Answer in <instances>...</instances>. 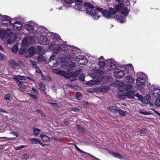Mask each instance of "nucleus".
<instances>
[{"label": "nucleus", "mask_w": 160, "mask_h": 160, "mask_svg": "<svg viewBox=\"0 0 160 160\" xmlns=\"http://www.w3.org/2000/svg\"><path fill=\"white\" fill-rule=\"evenodd\" d=\"M60 69H54L52 70V72L58 74Z\"/></svg>", "instance_id": "nucleus-55"}, {"label": "nucleus", "mask_w": 160, "mask_h": 160, "mask_svg": "<svg viewBox=\"0 0 160 160\" xmlns=\"http://www.w3.org/2000/svg\"><path fill=\"white\" fill-rule=\"evenodd\" d=\"M10 62L12 68L15 69H18L20 68V66L18 63H17L13 60H10Z\"/></svg>", "instance_id": "nucleus-13"}, {"label": "nucleus", "mask_w": 160, "mask_h": 160, "mask_svg": "<svg viewBox=\"0 0 160 160\" xmlns=\"http://www.w3.org/2000/svg\"><path fill=\"white\" fill-rule=\"evenodd\" d=\"M36 51V48L33 47H31L28 50V53L29 55L28 56H26L27 57H32L35 53Z\"/></svg>", "instance_id": "nucleus-12"}, {"label": "nucleus", "mask_w": 160, "mask_h": 160, "mask_svg": "<svg viewBox=\"0 0 160 160\" xmlns=\"http://www.w3.org/2000/svg\"><path fill=\"white\" fill-rule=\"evenodd\" d=\"M122 14H123L124 16H126L128 15V11L127 8H124L122 11L121 12Z\"/></svg>", "instance_id": "nucleus-34"}, {"label": "nucleus", "mask_w": 160, "mask_h": 160, "mask_svg": "<svg viewBox=\"0 0 160 160\" xmlns=\"http://www.w3.org/2000/svg\"><path fill=\"white\" fill-rule=\"evenodd\" d=\"M22 158L23 159H27L29 157V154L28 153H26L24 155H22Z\"/></svg>", "instance_id": "nucleus-50"}, {"label": "nucleus", "mask_w": 160, "mask_h": 160, "mask_svg": "<svg viewBox=\"0 0 160 160\" xmlns=\"http://www.w3.org/2000/svg\"><path fill=\"white\" fill-rule=\"evenodd\" d=\"M70 110L72 111L79 112H80V110L77 107L72 108H71Z\"/></svg>", "instance_id": "nucleus-43"}, {"label": "nucleus", "mask_w": 160, "mask_h": 160, "mask_svg": "<svg viewBox=\"0 0 160 160\" xmlns=\"http://www.w3.org/2000/svg\"><path fill=\"white\" fill-rule=\"evenodd\" d=\"M116 13V12L114 8H110L109 11L107 9H105L102 12L103 16L106 18H109L111 17L112 15Z\"/></svg>", "instance_id": "nucleus-4"}, {"label": "nucleus", "mask_w": 160, "mask_h": 160, "mask_svg": "<svg viewBox=\"0 0 160 160\" xmlns=\"http://www.w3.org/2000/svg\"><path fill=\"white\" fill-rule=\"evenodd\" d=\"M82 71V70L80 69L76 71L74 73L71 72L72 78H76L81 73Z\"/></svg>", "instance_id": "nucleus-19"}, {"label": "nucleus", "mask_w": 160, "mask_h": 160, "mask_svg": "<svg viewBox=\"0 0 160 160\" xmlns=\"http://www.w3.org/2000/svg\"><path fill=\"white\" fill-rule=\"evenodd\" d=\"M114 76L116 77L122 78L124 76V73L122 70L118 69L115 71L114 73Z\"/></svg>", "instance_id": "nucleus-8"}, {"label": "nucleus", "mask_w": 160, "mask_h": 160, "mask_svg": "<svg viewBox=\"0 0 160 160\" xmlns=\"http://www.w3.org/2000/svg\"><path fill=\"white\" fill-rule=\"evenodd\" d=\"M96 9L97 11L100 12H101L102 13V12H103V9L101 8H96Z\"/></svg>", "instance_id": "nucleus-60"}, {"label": "nucleus", "mask_w": 160, "mask_h": 160, "mask_svg": "<svg viewBox=\"0 0 160 160\" xmlns=\"http://www.w3.org/2000/svg\"><path fill=\"white\" fill-rule=\"evenodd\" d=\"M124 87L125 88H124L125 89L123 90L125 91H128L129 90L133 88V86L130 84L126 85L124 86Z\"/></svg>", "instance_id": "nucleus-35"}, {"label": "nucleus", "mask_w": 160, "mask_h": 160, "mask_svg": "<svg viewBox=\"0 0 160 160\" xmlns=\"http://www.w3.org/2000/svg\"><path fill=\"white\" fill-rule=\"evenodd\" d=\"M25 147V146L21 145L18 147H15V148L16 150H19L22 149L23 148Z\"/></svg>", "instance_id": "nucleus-49"}, {"label": "nucleus", "mask_w": 160, "mask_h": 160, "mask_svg": "<svg viewBox=\"0 0 160 160\" xmlns=\"http://www.w3.org/2000/svg\"><path fill=\"white\" fill-rule=\"evenodd\" d=\"M74 8L79 11H83L86 8V12L92 16L94 20H97L100 18L98 13L96 12L94 7L89 2L76 3L74 7Z\"/></svg>", "instance_id": "nucleus-1"}, {"label": "nucleus", "mask_w": 160, "mask_h": 160, "mask_svg": "<svg viewBox=\"0 0 160 160\" xmlns=\"http://www.w3.org/2000/svg\"><path fill=\"white\" fill-rule=\"evenodd\" d=\"M68 64V67L66 68V69L68 71H72L76 67V64L72 62H69Z\"/></svg>", "instance_id": "nucleus-16"}, {"label": "nucleus", "mask_w": 160, "mask_h": 160, "mask_svg": "<svg viewBox=\"0 0 160 160\" xmlns=\"http://www.w3.org/2000/svg\"><path fill=\"white\" fill-rule=\"evenodd\" d=\"M86 57L84 56H78L76 58V61L78 62L84 59H86Z\"/></svg>", "instance_id": "nucleus-31"}, {"label": "nucleus", "mask_w": 160, "mask_h": 160, "mask_svg": "<svg viewBox=\"0 0 160 160\" xmlns=\"http://www.w3.org/2000/svg\"><path fill=\"white\" fill-rule=\"evenodd\" d=\"M6 57V56L1 53H0V60H3Z\"/></svg>", "instance_id": "nucleus-56"}, {"label": "nucleus", "mask_w": 160, "mask_h": 160, "mask_svg": "<svg viewBox=\"0 0 160 160\" xmlns=\"http://www.w3.org/2000/svg\"><path fill=\"white\" fill-rule=\"evenodd\" d=\"M123 8V7L122 5H116L115 7V10L116 12L120 11H121Z\"/></svg>", "instance_id": "nucleus-32"}, {"label": "nucleus", "mask_w": 160, "mask_h": 160, "mask_svg": "<svg viewBox=\"0 0 160 160\" xmlns=\"http://www.w3.org/2000/svg\"><path fill=\"white\" fill-rule=\"evenodd\" d=\"M136 81L138 87L140 88H142L144 86L145 81L143 79V77H139L137 78Z\"/></svg>", "instance_id": "nucleus-7"}, {"label": "nucleus", "mask_w": 160, "mask_h": 160, "mask_svg": "<svg viewBox=\"0 0 160 160\" xmlns=\"http://www.w3.org/2000/svg\"><path fill=\"white\" fill-rule=\"evenodd\" d=\"M28 94L31 96L34 99H35L37 98V97L36 95H33L32 93H28Z\"/></svg>", "instance_id": "nucleus-59"}, {"label": "nucleus", "mask_w": 160, "mask_h": 160, "mask_svg": "<svg viewBox=\"0 0 160 160\" xmlns=\"http://www.w3.org/2000/svg\"><path fill=\"white\" fill-rule=\"evenodd\" d=\"M38 51H39V53H41L42 52V48L41 47L38 46L37 47Z\"/></svg>", "instance_id": "nucleus-62"}, {"label": "nucleus", "mask_w": 160, "mask_h": 160, "mask_svg": "<svg viewBox=\"0 0 160 160\" xmlns=\"http://www.w3.org/2000/svg\"><path fill=\"white\" fill-rule=\"evenodd\" d=\"M87 62V59L86 58V59H84L83 60L81 61H80L79 62H78V63L79 64L81 65H84Z\"/></svg>", "instance_id": "nucleus-38"}, {"label": "nucleus", "mask_w": 160, "mask_h": 160, "mask_svg": "<svg viewBox=\"0 0 160 160\" xmlns=\"http://www.w3.org/2000/svg\"><path fill=\"white\" fill-rule=\"evenodd\" d=\"M76 96L78 99H80L82 97V94L79 92H77L76 93Z\"/></svg>", "instance_id": "nucleus-47"}, {"label": "nucleus", "mask_w": 160, "mask_h": 160, "mask_svg": "<svg viewBox=\"0 0 160 160\" xmlns=\"http://www.w3.org/2000/svg\"><path fill=\"white\" fill-rule=\"evenodd\" d=\"M36 72L37 73H42L41 71L39 69V67H38V68H36Z\"/></svg>", "instance_id": "nucleus-61"}, {"label": "nucleus", "mask_w": 160, "mask_h": 160, "mask_svg": "<svg viewBox=\"0 0 160 160\" xmlns=\"http://www.w3.org/2000/svg\"><path fill=\"white\" fill-rule=\"evenodd\" d=\"M82 71V70L80 69L76 71L74 73L71 72L72 78H76L81 73Z\"/></svg>", "instance_id": "nucleus-18"}, {"label": "nucleus", "mask_w": 160, "mask_h": 160, "mask_svg": "<svg viewBox=\"0 0 160 160\" xmlns=\"http://www.w3.org/2000/svg\"><path fill=\"white\" fill-rule=\"evenodd\" d=\"M141 113L143 114L144 115H148L149 114V113L147 112H141Z\"/></svg>", "instance_id": "nucleus-64"}, {"label": "nucleus", "mask_w": 160, "mask_h": 160, "mask_svg": "<svg viewBox=\"0 0 160 160\" xmlns=\"http://www.w3.org/2000/svg\"><path fill=\"white\" fill-rule=\"evenodd\" d=\"M35 24L33 25L32 24H31V25L29 24H26L24 26V28L28 31L31 32L34 31L35 32L37 31L38 32H42L43 31H40L39 30V29L40 28H41L42 30H43V31L45 30H46V28L43 26L39 27L38 28V29H37L36 28L37 27V26L36 25L35 26Z\"/></svg>", "instance_id": "nucleus-3"}, {"label": "nucleus", "mask_w": 160, "mask_h": 160, "mask_svg": "<svg viewBox=\"0 0 160 160\" xmlns=\"http://www.w3.org/2000/svg\"><path fill=\"white\" fill-rule=\"evenodd\" d=\"M126 80L127 82L132 83L133 82V78L131 76H128L126 77Z\"/></svg>", "instance_id": "nucleus-26"}, {"label": "nucleus", "mask_w": 160, "mask_h": 160, "mask_svg": "<svg viewBox=\"0 0 160 160\" xmlns=\"http://www.w3.org/2000/svg\"><path fill=\"white\" fill-rule=\"evenodd\" d=\"M10 97V94H6L5 95L4 98L6 100L8 101L9 100Z\"/></svg>", "instance_id": "nucleus-51"}, {"label": "nucleus", "mask_w": 160, "mask_h": 160, "mask_svg": "<svg viewBox=\"0 0 160 160\" xmlns=\"http://www.w3.org/2000/svg\"><path fill=\"white\" fill-rule=\"evenodd\" d=\"M26 51V49L25 48H24L23 49L21 48L19 51V53L20 54H23Z\"/></svg>", "instance_id": "nucleus-44"}, {"label": "nucleus", "mask_w": 160, "mask_h": 160, "mask_svg": "<svg viewBox=\"0 0 160 160\" xmlns=\"http://www.w3.org/2000/svg\"><path fill=\"white\" fill-rule=\"evenodd\" d=\"M82 104L83 106L86 107L88 105V102L84 101L82 102Z\"/></svg>", "instance_id": "nucleus-58"}, {"label": "nucleus", "mask_w": 160, "mask_h": 160, "mask_svg": "<svg viewBox=\"0 0 160 160\" xmlns=\"http://www.w3.org/2000/svg\"><path fill=\"white\" fill-rule=\"evenodd\" d=\"M114 18L119 22L121 23L124 22L125 21V19L122 16V15H118V14L116 15L114 17Z\"/></svg>", "instance_id": "nucleus-14"}, {"label": "nucleus", "mask_w": 160, "mask_h": 160, "mask_svg": "<svg viewBox=\"0 0 160 160\" xmlns=\"http://www.w3.org/2000/svg\"><path fill=\"white\" fill-rule=\"evenodd\" d=\"M33 130L34 132V134L35 136H37L39 134L40 131V129L36 128H34Z\"/></svg>", "instance_id": "nucleus-40"}, {"label": "nucleus", "mask_w": 160, "mask_h": 160, "mask_svg": "<svg viewBox=\"0 0 160 160\" xmlns=\"http://www.w3.org/2000/svg\"><path fill=\"white\" fill-rule=\"evenodd\" d=\"M76 3H83V2L82 0H74Z\"/></svg>", "instance_id": "nucleus-63"}, {"label": "nucleus", "mask_w": 160, "mask_h": 160, "mask_svg": "<svg viewBox=\"0 0 160 160\" xmlns=\"http://www.w3.org/2000/svg\"><path fill=\"white\" fill-rule=\"evenodd\" d=\"M78 131L82 133H84L86 132L85 128L78 124L76 125Z\"/></svg>", "instance_id": "nucleus-25"}, {"label": "nucleus", "mask_w": 160, "mask_h": 160, "mask_svg": "<svg viewBox=\"0 0 160 160\" xmlns=\"http://www.w3.org/2000/svg\"><path fill=\"white\" fill-rule=\"evenodd\" d=\"M29 140L32 144H37L40 143V141L38 138H31L29 139Z\"/></svg>", "instance_id": "nucleus-23"}, {"label": "nucleus", "mask_w": 160, "mask_h": 160, "mask_svg": "<svg viewBox=\"0 0 160 160\" xmlns=\"http://www.w3.org/2000/svg\"><path fill=\"white\" fill-rule=\"evenodd\" d=\"M99 69L95 68L93 70V72L95 74L101 75L102 72L104 67L106 65L105 62L104 61H99L98 62Z\"/></svg>", "instance_id": "nucleus-5"}, {"label": "nucleus", "mask_w": 160, "mask_h": 160, "mask_svg": "<svg viewBox=\"0 0 160 160\" xmlns=\"http://www.w3.org/2000/svg\"><path fill=\"white\" fill-rule=\"evenodd\" d=\"M16 82L20 88L24 89L28 86V83L26 82L20 81L18 80H16Z\"/></svg>", "instance_id": "nucleus-9"}, {"label": "nucleus", "mask_w": 160, "mask_h": 160, "mask_svg": "<svg viewBox=\"0 0 160 160\" xmlns=\"http://www.w3.org/2000/svg\"><path fill=\"white\" fill-rule=\"evenodd\" d=\"M153 94L156 97L160 96V90L158 88L155 89L153 91Z\"/></svg>", "instance_id": "nucleus-22"}, {"label": "nucleus", "mask_w": 160, "mask_h": 160, "mask_svg": "<svg viewBox=\"0 0 160 160\" xmlns=\"http://www.w3.org/2000/svg\"><path fill=\"white\" fill-rule=\"evenodd\" d=\"M111 154L115 158H118L120 159H122L123 157L122 156L118 153H115L113 152H111Z\"/></svg>", "instance_id": "nucleus-24"}, {"label": "nucleus", "mask_w": 160, "mask_h": 160, "mask_svg": "<svg viewBox=\"0 0 160 160\" xmlns=\"http://www.w3.org/2000/svg\"><path fill=\"white\" fill-rule=\"evenodd\" d=\"M18 50V46L16 45H14L12 49V51L14 52H16Z\"/></svg>", "instance_id": "nucleus-41"}, {"label": "nucleus", "mask_w": 160, "mask_h": 160, "mask_svg": "<svg viewBox=\"0 0 160 160\" xmlns=\"http://www.w3.org/2000/svg\"><path fill=\"white\" fill-rule=\"evenodd\" d=\"M37 59L38 61L39 62H42L46 60V58L44 56L40 55L38 57Z\"/></svg>", "instance_id": "nucleus-29"}, {"label": "nucleus", "mask_w": 160, "mask_h": 160, "mask_svg": "<svg viewBox=\"0 0 160 160\" xmlns=\"http://www.w3.org/2000/svg\"><path fill=\"white\" fill-rule=\"evenodd\" d=\"M66 73V72L63 70H59V73L58 74H59L61 76L64 75Z\"/></svg>", "instance_id": "nucleus-52"}, {"label": "nucleus", "mask_w": 160, "mask_h": 160, "mask_svg": "<svg viewBox=\"0 0 160 160\" xmlns=\"http://www.w3.org/2000/svg\"><path fill=\"white\" fill-rule=\"evenodd\" d=\"M109 87L106 86H103L100 88L99 91L101 92H107L109 90Z\"/></svg>", "instance_id": "nucleus-21"}, {"label": "nucleus", "mask_w": 160, "mask_h": 160, "mask_svg": "<svg viewBox=\"0 0 160 160\" xmlns=\"http://www.w3.org/2000/svg\"><path fill=\"white\" fill-rule=\"evenodd\" d=\"M150 99L151 97L149 95H147L144 96V97H143L142 96V97L140 100L142 102V103L147 104L148 102L150 101Z\"/></svg>", "instance_id": "nucleus-15"}, {"label": "nucleus", "mask_w": 160, "mask_h": 160, "mask_svg": "<svg viewBox=\"0 0 160 160\" xmlns=\"http://www.w3.org/2000/svg\"><path fill=\"white\" fill-rule=\"evenodd\" d=\"M40 136L42 140L44 141L47 142L50 140L49 138L46 135L41 134Z\"/></svg>", "instance_id": "nucleus-30"}, {"label": "nucleus", "mask_w": 160, "mask_h": 160, "mask_svg": "<svg viewBox=\"0 0 160 160\" xmlns=\"http://www.w3.org/2000/svg\"><path fill=\"white\" fill-rule=\"evenodd\" d=\"M12 26L13 29L15 30H21L22 28V25L19 21L14 22Z\"/></svg>", "instance_id": "nucleus-11"}, {"label": "nucleus", "mask_w": 160, "mask_h": 160, "mask_svg": "<svg viewBox=\"0 0 160 160\" xmlns=\"http://www.w3.org/2000/svg\"><path fill=\"white\" fill-rule=\"evenodd\" d=\"M53 34V39L55 40H58L60 36L58 35L57 34Z\"/></svg>", "instance_id": "nucleus-48"}, {"label": "nucleus", "mask_w": 160, "mask_h": 160, "mask_svg": "<svg viewBox=\"0 0 160 160\" xmlns=\"http://www.w3.org/2000/svg\"><path fill=\"white\" fill-rule=\"evenodd\" d=\"M64 77L67 79H70L72 78L71 75V73H65L64 75Z\"/></svg>", "instance_id": "nucleus-42"}, {"label": "nucleus", "mask_w": 160, "mask_h": 160, "mask_svg": "<svg viewBox=\"0 0 160 160\" xmlns=\"http://www.w3.org/2000/svg\"><path fill=\"white\" fill-rule=\"evenodd\" d=\"M30 62L33 68H36L38 67L36 62L31 60Z\"/></svg>", "instance_id": "nucleus-45"}, {"label": "nucleus", "mask_w": 160, "mask_h": 160, "mask_svg": "<svg viewBox=\"0 0 160 160\" xmlns=\"http://www.w3.org/2000/svg\"><path fill=\"white\" fill-rule=\"evenodd\" d=\"M1 18V20L2 22V24L4 26L8 27L12 25V23L10 17L3 16H2Z\"/></svg>", "instance_id": "nucleus-6"}, {"label": "nucleus", "mask_w": 160, "mask_h": 160, "mask_svg": "<svg viewBox=\"0 0 160 160\" xmlns=\"http://www.w3.org/2000/svg\"><path fill=\"white\" fill-rule=\"evenodd\" d=\"M74 145L75 146V147L76 149L77 150H78V151H79L80 152L84 153L85 152L82 150H81L75 144H74Z\"/></svg>", "instance_id": "nucleus-54"}, {"label": "nucleus", "mask_w": 160, "mask_h": 160, "mask_svg": "<svg viewBox=\"0 0 160 160\" xmlns=\"http://www.w3.org/2000/svg\"><path fill=\"white\" fill-rule=\"evenodd\" d=\"M156 99L155 102V104L157 106H160V96L156 97Z\"/></svg>", "instance_id": "nucleus-36"}, {"label": "nucleus", "mask_w": 160, "mask_h": 160, "mask_svg": "<svg viewBox=\"0 0 160 160\" xmlns=\"http://www.w3.org/2000/svg\"><path fill=\"white\" fill-rule=\"evenodd\" d=\"M62 2L67 4H70L74 2L73 0H62Z\"/></svg>", "instance_id": "nucleus-37"}, {"label": "nucleus", "mask_w": 160, "mask_h": 160, "mask_svg": "<svg viewBox=\"0 0 160 160\" xmlns=\"http://www.w3.org/2000/svg\"><path fill=\"white\" fill-rule=\"evenodd\" d=\"M116 68V65L113 63L108 62L107 65V68L109 71H112Z\"/></svg>", "instance_id": "nucleus-17"}, {"label": "nucleus", "mask_w": 160, "mask_h": 160, "mask_svg": "<svg viewBox=\"0 0 160 160\" xmlns=\"http://www.w3.org/2000/svg\"><path fill=\"white\" fill-rule=\"evenodd\" d=\"M38 42L40 44L47 45L48 43V39L44 36H41L39 38Z\"/></svg>", "instance_id": "nucleus-10"}, {"label": "nucleus", "mask_w": 160, "mask_h": 160, "mask_svg": "<svg viewBox=\"0 0 160 160\" xmlns=\"http://www.w3.org/2000/svg\"><path fill=\"white\" fill-rule=\"evenodd\" d=\"M16 78L17 79L16 80H25L27 79L26 77L24 76H17Z\"/></svg>", "instance_id": "nucleus-39"}, {"label": "nucleus", "mask_w": 160, "mask_h": 160, "mask_svg": "<svg viewBox=\"0 0 160 160\" xmlns=\"http://www.w3.org/2000/svg\"><path fill=\"white\" fill-rule=\"evenodd\" d=\"M108 109L111 112L113 113L117 112L118 109L117 107L115 106H110L108 107Z\"/></svg>", "instance_id": "nucleus-27"}, {"label": "nucleus", "mask_w": 160, "mask_h": 160, "mask_svg": "<svg viewBox=\"0 0 160 160\" xmlns=\"http://www.w3.org/2000/svg\"><path fill=\"white\" fill-rule=\"evenodd\" d=\"M117 112H118V113L122 116H125L126 115V112H124L120 109H118Z\"/></svg>", "instance_id": "nucleus-33"}, {"label": "nucleus", "mask_w": 160, "mask_h": 160, "mask_svg": "<svg viewBox=\"0 0 160 160\" xmlns=\"http://www.w3.org/2000/svg\"><path fill=\"white\" fill-rule=\"evenodd\" d=\"M142 95H140L138 93H137L136 94H134V96H136V97H138V100H140L142 97Z\"/></svg>", "instance_id": "nucleus-53"}, {"label": "nucleus", "mask_w": 160, "mask_h": 160, "mask_svg": "<svg viewBox=\"0 0 160 160\" xmlns=\"http://www.w3.org/2000/svg\"><path fill=\"white\" fill-rule=\"evenodd\" d=\"M45 85L42 82H40L39 89L41 92H42L44 91V90L45 88Z\"/></svg>", "instance_id": "nucleus-28"}, {"label": "nucleus", "mask_w": 160, "mask_h": 160, "mask_svg": "<svg viewBox=\"0 0 160 160\" xmlns=\"http://www.w3.org/2000/svg\"><path fill=\"white\" fill-rule=\"evenodd\" d=\"M56 56L54 55H52L50 58V61H51V60H54L56 59Z\"/></svg>", "instance_id": "nucleus-57"}, {"label": "nucleus", "mask_w": 160, "mask_h": 160, "mask_svg": "<svg viewBox=\"0 0 160 160\" xmlns=\"http://www.w3.org/2000/svg\"><path fill=\"white\" fill-rule=\"evenodd\" d=\"M79 78L81 81L82 82L84 81L85 79V78L84 74H81L79 76Z\"/></svg>", "instance_id": "nucleus-46"}, {"label": "nucleus", "mask_w": 160, "mask_h": 160, "mask_svg": "<svg viewBox=\"0 0 160 160\" xmlns=\"http://www.w3.org/2000/svg\"><path fill=\"white\" fill-rule=\"evenodd\" d=\"M101 75H102L95 74L93 72L92 73H91L89 75V76L91 77L94 78H96V79L95 80H92L87 81L86 82V84L92 85L101 82L104 78V76H102L101 77Z\"/></svg>", "instance_id": "nucleus-2"}, {"label": "nucleus", "mask_w": 160, "mask_h": 160, "mask_svg": "<svg viewBox=\"0 0 160 160\" xmlns=\"http://www.w3.org/2000/svg\"><path fill=\"white\" fill-rule=\"evenodd\" d=\"M126 96L128 98H134V92L132 90L128 91L126 92Z\"/></svg>", "instance_id": "nucleus-20"}]
</instances>
